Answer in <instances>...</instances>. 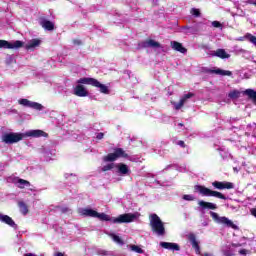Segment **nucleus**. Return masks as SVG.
Returning <instances> with one entry per match:
<instances>
[{"instance_id": "1", "label": "nucleus", "mask_w": 256, "mask_h": 256, "mask_svg": "<svg viewBox=\"0 0 256 256\" xmlns=\"http://www.w3.org/2000/svg\"><path fill=\"white\" fill-rule=\"evenodd\" d=\"M96 218L100 221H111L112 223H133L137 219V214L125 213L119 215L117 218H111V216L105 213L97 212Z\"/></svg>"}, {"instance_id": "2", "label": "nucleus", "mask_w": 256, "mask_h": 256, "mask_svg": "<svg viewBox=\"0 0 256 256\" xmlns=\"http://www.w3.org/2000/svg\"><path fill=\"white\" fill-rule=\"evenodd\" d=\"M150 227L151 231L159 237L165 235V224H163V221H161V218L157 214L150 215Z\"/></svg>"}, {"instance_id": "3", "label": "nucleus", "mask_w": 256, "mask_h": 256, "mask_svg": "<svg viewBox=\"0 0 256 256\" xmlns=\"http://www.w3.org/2000/svg\"><path fill=\"white\" fill-rule=\"evenodd\" d=\"M129 159V154L123 150V148H115L114 152L107 154L103 157L104 163H113L117 159Z\"/></svg>"}, {"instance_id": "4", "label": "nucleus", "mask_w": 256, "mask_h": 256, "mask_svg": "<svg viewBox=\"0 0 256 256\" xmlns=\"http://www.w3.org/2000/svg\"><path fill=\"white\" fill-rule=\"evenodd\" d=\"M194 192L200 193L203 197H216L217 199H225V195L221 192L213 191L203 185H195Z\"/></svg>"}, {"instance_id": "5", "label": "nucleus", "mask_w": 256, "mask_h": 256, "mask_svg": "<svg viewBox=\"0 0 256 256\" xmlns=\"http://www.w3.org/2000/svg\"><path fill=\"white\" fill-rule=\"evenodd\" d=\"M23 137H25V134L23 133L10 132L2 136V141L7 145H13V143H19V141H23Z\"/></svg>"}, {"instance_id": "6", "label": "nucleus", "mask_w": 256, "mask_h": 256, "mask_svg": "<svg viewBox=\"0 0 256 256\" xmlns=\"http://www.w3.org/2000/svg\"><path fill=\"white\" fill-rule=\"evenodd\" d=\"M23 41L16 40L14 43L7 40H0V49H21Z\"/></svg>"}, {"instance_id": "7", "label": "nucleus", "mask_w": 256, "mask_h": 256, "mask_svg": "<svg viewBox=\"0 0 256 256\" xmlns=\"http://www.w3.org/2000/svg\"><path fill=\"white\" fill-rule=\"evenodd\" d=\"M19 105H23V107H30V109H35L36 111H42L43 105L37 102H31L28 99L22 98L18 101Z\"/></svg>"}, {"instance_id": "8", "label": "nucleus", "mask_w": 256, "mask_h": 256, "mask_svg": "<svg viewBox=\"0 0 256 256\" xmlns=\"http://www.w3.org/2000/svg\"><path fill=\"white\" fill-rule=\"evenodd\" d=\"M195 96V93L193 92H189L188 94H185L181 99L180 101L177 103V102H174L173 105H174V109L176 111H179V109H181L185 103H187V100L188 99H191L192 97Z\"/></svg>"}, {"instance_id": "9", "label": "nucleus", "mask_w": 256, "mask_h": 256, "mask_svg": "<svg viewBox=\"0 0 256 256\" xmlns=\"http://www.w3.org/2000/svg\"><path fill=\"white\" fill-rule=\"evenodd\" d=\"M74 95H76V97H88L89 91H87V88H85L83 84H78L74 88Z\"/></svg>"}, {"instance_id": "10", "label": "nucleus", "mask_w": 256, "mask_h": 256, "mask_svg": "<svg viewBox=\"0 0 256 256\" xmlns=\"http://www.w3.org/2000/svg\"><path fill=\"white\" fill-rule=\"evenodd\" d=\"M141 47L143 49H147L151 47L152 49H160L161 43L153 40V39H148L146 41L141 42Z\"/></svg>"}, {"instance_id": "11", "label": "nucleus", "mask_w": 256, "mask_h": 256, "mask_svg": "<svg viewBox=\"0 0 256 256\" xmlns=\"http://www.w3.org/2000/svg\"><path fill=\"white\" fill-rule=\"evenodd\" d=\"M24 137H34V138L49 137V134H47L43 130H30L25 132Z\"/></svg>"}, {"instance_id": "12", "label": "nucleus", "mask_w": 256, "mask_h": 256, "mask_svg": "<svg viewBox=\"0 0 256 256\" xmlns=\"http://www.w3.org/2000/svg\"><path fill=\"white\" fill-rule=\"evenodd\" d=\"M188 240L190 241L193 249H195L197 255H201V247L199 246V242L197 241V237L195 234L191 233L188 235Z\"/></svg>"}, {"instance_id": "13", "label": "nucleus", "mask_w": 256, "mask_h": 256, "mask_svg": "<svg viewBox=\"0 0 256 256\" xmlns=\"http://www.w3.org/2000/svg\"><path fill=\"white\" fill-rule=\"evenodd\" d=\"M160 247L168 249V251H181L179 244L172 242H160Z\"/></svg>"}, {"instance_id": "14", "label": "nucleus", "mask_w": 256, "mask_h": 256, "mask_svg": "<svg viewBox=\"0 0 256 256\" xmlns=\"http://www.w3.org/2000/svg\"><path fill=\"white\" fill-rule=\"evenodd\" d=\"M0 221H2V223H5L6 225H9V227H13V229H17V225L15 224V221L9 215L1 214Z\"/></svg>"}, {"instance_id": "15", "label": "nucleus", "mask_w": 256, "mask_h": 256, "mask_svg": "<svg viewBox=\"0 0 256 256\" xmlns=\"http://www.w3.org/2000/svg\"><path fill=\"white\" fill-rule=\"evenodd\" d=\"M77 83L80 85H91L92 87H95V85H97V79L83 77L78 79Z\"/></svg>"}, {"instance_id": "16", "label": "nucleus", "mask_w": 256, "mask_h": 256, "mask_svg": "<svg viewBox=\"0 0 256 256\" xmlns=\"http://www.w3.org/2000/svg\"><path fill=\"white\" fill-rule=\"evenodd\" d=\"M41 27L46 31H53L55 29V24L50 20L44 19L40 22Z\"/></svg>"}, {"instance_id": "17", "label": "nucleus", "mask_w": 256, "mask_h": 256, "mask_svg": "<svg viewBox=\"0 0 256 256\" xmlns=\"http://www.w3.org/2000/svg\"><path fill=\"white\" fill-rule=\"evenodd\" d=\"M171 47H172V49H174V51H178L179 53H187V48H185L183 46V44H181L177 41H172Z\"/></svg>"}, {"instance_id": "18", "label": "nucleus", "mask_w": 256, "mask_h": 256, "mask_svg": "<svg viewBox=\"0 0 256 256\" xmlns=\"http://www.w3.org/2000/svg\"><path fill=\"white\" fill-rule=\"evenodd\" d=\"M198 205L202 208V209H211V210H215L217 209V204L211 203V202H206L203 200H200L198 202Z\"/></svg>"}, {"instance_id": "19", "label": "nucleus", "mask_w": 256, "mask_h": 256, "mask_svg": "<svg viewBox=\"0 0 256 256\" xmlns=\"http://www.w3.org/2000/svg\"><path fill=\"white\" fill-rule=\"evenodd\" d=\"M116 167H117L118 173H120V175H128L129 174V166H127V164L119 163L116 165Z\"/></svg>"}, {"instance_id": "20", "label": "nucleus", "mask_w": 256, "mask_h": 256, "mask_svg": "<svg viewBox=\"0 0 256 256\" xmlns=\"http://www.w3.org/2000/svg\"><path fill=\"white\" fill-rule=\"evenodd\" d=\"M18 208L22 215H27L29 213V206L24 201L18 202Z\"/></svg>"}, {"instance_id": "21", "label": "nucleus", "mask_w": 256, "mask_h": 256, "mask_svg": "<svg viewBox=\"0 0 256 256\" xmlns=\"http://www.w3.org/2000/svg\"><path fill=\"white\" fill-rule=\"evenodd\" d=\"M41 45V40L39 39H32L30 42L26 45L27 51L31 49H35V47H39Z\"/></svg>"}, {"instance_id": "22", "label": "nucleus", "mask_w": 256, "mask_h": 256, "mask_svg": "<svg viewBox=\"0 0 256 256\" xmlns=\"http://www.w3.org/2000/svg\"><path fill=\"white\" fill-rule=\"evenodd\" d=\"M94 87L100 89V93H104V95H109V87L105 86V84H101L99 80H96V85H94Z\"/></svg>"}, {"instance_id": "23", "label": "nucleus", "mask_w": 256, "mask_h": 256, "mask_svg": "<svg viewBox=\"0 0 256 256\" xmlns=\"http://www.w3.org/2000/svg\"><path fill=\"white\" fill-rule=\"evenodd\" d=\"M82 215H84L85 217H97V211L93 210V209H89V208H84L82 209Z\"/></svg>"}, {"instance_id": "24", "label": "nucleus", "mask_w": 256, "mask_h": 256, "mask_svg": "<svg viewBox=\"0 0 256 256\" xmlns=\"http://www.w3.org/2000/svg\"><path fill=\"white\" fill-rule=\"evenodd\" d=\"M210 215L216 223H225V217H219V214L216 212L210 211Z\"/></svg>"}, {"instance_id": "25", "label": "nucleus", "mask_w": 256, "mask_h": 256, "mask_svg": "<svg viewBox=\"0 0 256 256\" xmlns=\"http://www.w3.org/2000/svg\"><path fill=\"white\" fill-rule=\"evenodd\" d=\"M206 73H210L211 75H225V70L219 68L207 69Z\"/></svg>"}, {"instance_id": "26", "label": "nucleus", "mask_w": 256, "mask_h": 256, "mask_svg": "<svg viewBox=\"0 0 256 256\" xmlns=\"http://www.w3.org/2000/svg\"><path fill=\"white\" fill-rule=\"evenodd\" d=\"M244 95H247L252 101L256 103V91L253 89H247L244 91Z\"/></svg>"}, {"instance_id": "27", "label": "nucleus", "mask_w": 256, "mask_h": 256, "mask_svg": "<svg viewBox=\"0 0 256 256\" xmlns=\"http://www.w3.org/2000/svg\"><path fill=\"white\" fill-rule=\"evenodd\" d=\"M19 183V189H25V187H31V182L25 180V179H18Z\"/></svg>"}, {"instance_id": "28", "label": "nucleus", "mask_w": 256, "mask_h": 256, "mask_svg": "<svg viewBox=\"0 0 256 256\" xmlns=\"http://www.w3.org/2000/svg\"><path fill=\"white\" fill-rule=\"evenodd\" d=\"M225 225H226V227H230L231 229H234L235 231L239 230V226H237L236 223L229 220L228 218H225Z\"/></svg>"}, {"instance_id": "29", "label": "nucleus", "mask_w": 256, "mask_h": 256, "mask_svg": "<svg viewBox=\"0 0 256 256\" xmlns=\"http://www.w3.org/2000/svg\"><path fill=\"white\" fill-rule=\"evenodd\" d=\"M110 237L113 239L114 243H117L118 245H125V242L123 241V239H121V237H119L116 234H110Z\"/></svg>"}, {"instance_id": "30", "label": "nucleus", "mask_w": 256, "mask_h": 256, "mask_svg": "<svg viewBox=\"0 0 256 256\" xmlns=\"http://www.w3.org/2000/svg\"><path fill=\"white\" fill-rule=\"evenodd\" d=\"M228 97H230V99H239V97H241V92H239V90H232L229 92Z\"/></svg>"}, {"instance_id": "31", "label": "nucleus", "mask_w": 256, "mask_h": 256, "mask_svg": "<svg viewBox=\"0 0 256 256\" xmlns=\"http://www.w3.org/2000/svg\"><path fill=\"white\" fill-rule=\"evenodd\" d=\"M212 185L213 187H215V189H219V190L225 189V182L214 181Z\"/></svg>"}, {"instance_id": "32", "label": "nucleus", "mask_w": 256, "mask_h": 256, "mask_svg": "<svg viewBox=\"0 0 256 256\" xmlns=\"http://www.w3.org/2000/svg\"><path fill=\"white\" fill-rule=\"evenodd\" d=\"M216 57H220V59H225V49H218L214 53Z\"/></svg>"}, {"instance_id": "33", "label": "nucleus", "mask_w": 256, "mask_h": 256, "mask_svg": "<svg viewBox=\"0 0 256 256\" xmlns=\"http://www.w3.org/2000/svg\"><path fill=\"white\" fill-rule=\"evenodd\" d=\"M56 209H59L63 214L71 213V209L69 207L56 206Z\"/></svg>"}, {"instance_id": "34", "label": "nucleus", "mask_w": 256, "mask_h": 256, "mask_svg": "<svg viewBox=\"0 0 256 256\" xmlns=\"http://www.w3.org/2000/svg\"><path fill=\"white\" fill-rule=\"evenodd\" d=\"M190 13L194 17H201V11L199 9H197V8H192Z\"/></svg>"}, {"instance_id": "35", "label": "nucleus", "mask_w": 256, "mask_h": 256, "mask_svg": "<svg viewBox=\"0 0 256 256\" xmlns=\"http://www.w3.org/2000/svg\"><path fill=\"white\" fill-rule=\"evenodd\" d=\"M115 167L114 163L107 164L102 167V171L105 173L106 171H111Z\"/></svg>"}, {"instance_id": "36", "label": "nucleus", "mask_w": 256, "mask_h": 256, "mask_svg": "<svg viewBox=\"0 0 256 256\" xmlns=\"http://www.w3.org/2000/svg\"><path fill=\"white\" fill-rule=\"evenodd\" d=\"M246 39H248L249 42L253 43V45L256 47V36H253L252 34H247Z\"/></svg>"}, {"instance_id": "37", "label": "nucleus", "mask_w": 256, "mask_h": 256, "mask_svg": "<svg viewBox=\"0 0 256 256\" xmlns=\"http://www.w3.org/2000/svg\"><path fill=\"white\" fill-rule=\"evenodd\" d=\"M130 249H131V251H134L135 253H143V250L141 249V247H139L137 245H131Z\"/></svg>"}, {"instance_id": "38", "label": "nucleus", "mask_w": 256, "mask_h": 256, "mask_svg": "<svg viewBox=\"0 0 256 256\" xmlns=\"http://www.w3.org/2000/svg\"><path fill=\"white\" fill-rule=\"evenodd\" d=\"M183 199H184V201H195V196L189 195V194H185L183 196Z\"/></svg>"}, {"instance_id": "39", "label": "nucleus", "mask_w": 256, "mask_h": 256, "mask_svg": "<svg viewBox=\"0 0 256 256\" xmlns=\"http://www.w3.org/2000/svg\"><path fill=\"white\" fill-rule=\"evenodd\" d=\"M177 145L182 147V149H185V147H187V145L185 144V141H183V140L178 141Z\"/></svg>"}, {"instance_id": "40", "label": "nucleus", "mask_w": 256, "mask_h": 256, "mask_svg": "<svg viewBox=\"0 0 256 256\" xmlns=\"http://www.w3.org/2000/svg\"><path fill=\"white\" fill-rule=\"evenodd\" d=\"M233 187H234L233 183H231V182L225 183V189H233Z\"/></svg>"}, {"instance_id": "41", "label": "nucleus", "mask_w": 256, "mask_h": 256, "mask_svg": "<svg viewBox=\"0 0 256 256\" xmlns=\"http://www.w3.org/2000/svg\"><path fill=\"white\" fill-rule=\"evenodd\" d=\"M103 137H105V134L103 132H100L96 135V139H98L99 141H101V139H103Z\"/></svg>"}, {"instance_id": "42", "label": "nucleus", "mask_w": 256, "mask_h": 256, "mask_svg": "<svg viewBox=\"0 0 256 256\" xmlns=\"http://www.w3.org/2000/svg\"><path fill=\"white\" fill-rule=\"evenodd\" d=\"M212 25H213L215 28H219V27H221V22H219V21H213V22H212Z\"/></svg>"}, {"instance_id": "43", "label": "nucleus", "mask_w": 256, "mask_h": 256, "mask_svg": "<svg viewBox=\"0 0 256 256\" xmlns=\"http://www.w3.org/2000/svg\"><path fill=\"white\" fill-rule=\"evenodd\" d=\"M247 35H251V33H247L246 35H244V37L239 38L238 41H245V39H247V41H249L247 38Z\"/></svg>"}, {"instance_id": "44", "label": "nucleus", "mask_w": 256, "mask_h": 256, "mask_svg": "<svg viewBox=\"0 0 256 256\" xmlns=\"http://www.w3.org/2000/svg\"><path fill=\"white\" fill-rule=\"evenodd\" d=\"M239 253H240V255H247L249 253V251L246 249H242L239 251Z\"/></svg>"}, {"instance_id": "45", "label": "nucleus", "mask_w": 256, "mask_h": 256, "mask_svg": "<svg viewBox=\"0 0 256 256\" xmlns=\"http://www.w3.org/2000/svg\"><path fill=\"white\" fill-rule=\"evenodd\" d=\"M73 43L74 45H82L81 40H77V39L73 40Z\"/></svg>"}, {"instance_id": "46", "label": "nucleus", "mask_w": 256, "mask_h": 256, "mask_svg": "<svg viewBox=\"0 0 256 256\" xmlns=\"http://www.w3.org/2000/svg\"><path fill=\"white\" fill-rule=\"evenodd\" d=\"M225 75H226L227 77H231V75H233V73H232L231 71H229V70H226V71H225Z\"/></svg>"}, {"instance_id": "47", "label": "nucleus", "mask_w": 256, "mask_h": 256, "mask_svg": "<svg viewBox=\"0 0 256 256\" xmlns=\"http://www.w3.org/2000/svg\"><path fill=\"white\" fill-rule=\"evenodd\" d=\"M201 256H213V254H211V253H209V252H206V253H204V254L201 255Z\"/></svg>"}, {"instance_id": "48", "label": "nucleus", "mask_w": 256, "mask_h": 256, "mask_svg": "<svg viewBox=\"0 0 256 256\" xmlns=\"http://www.w3.org/2000/svg\"><path fill=\"white\" fill-rule=\"evenodd\" d=\"M23 256H37V255H35V254H33V253H26V254H24Z\"/></svg>"}, {"instance_id": "49", "label": "nucleus", "mask_w": 256, "mask_h": 256, "mask_svg": "<svg viewBox=\"0 0 256 256\" xmlns=\"http://www.w3.org/2000/svg\"><path fill=\"white\" fill-rule=\"evenodd\" d=\"M225 58H226V59L229 58V55L225 54Z\"/></svg>"}, {"instance_id": "50", "label": "nucleus", "mask_w": 256, "mask_h": 256, "mask_svg": "<svg viewBox=\"0 0 256 256\" xmlns=\"http://www.w3.org/2000/svg\"><path fill=\"white\" fill-rule=\"evenodd\" d=\"M179 125H180V127H183V124L180 123Z\"/></svg>"}]
</instances>
